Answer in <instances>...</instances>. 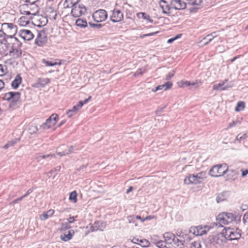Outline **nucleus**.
<instances>
[{
	"instance_id": "1",
	"label": "nucleus",
	"mask_w": 248,
	"mask_h": 248,
	"mask_svg": "<svg viewBox=\"0 0 248 248\" xmlns=\"http://www.w3.org/2000/svg\"><path fill=\"white\" fill-rule=\"evenodd\" d=\"M20 96L21 93L18 92H10L4 94L3 99L10 102V107L15 108L19 102Z\"/></svg>"
},
{
	"instance_id": "2",
	"label": "nucleus",
	"mask_w": 248,
	"mask_h": 248,
	"mask_svg": "<svg viewBox=\"0 0 248 248\" xmlns=\"http://www.w3.org/2000/svg\"><path fill=\"white\" fill-rule=\"evenodd\" d=\"M228 170L226 164H217L214 166L210 170L209 174L212 177H220L226 174Z\"/></svg>"
},
{
	"instance_id": "3",
	"label": "nucleus",
	"mask_w": 248,
	"mask_h": 248,
	"mask_svg": "<svg viewBox=\"0 0 248 248\" xmlns=\"http://www.w3.org/2000/svg\"><path fill=\"white\" fill-rule=\"evenodd\" d=\"M21 46L22 43L17 38L15 37L14 41L13 42L12 47L9 51L10 54H12L14 58H18L21 56Z\"/></svg>"
},
{
	"instance_id": "4",
	"label": "nucleus",
	"mask_w": 248,
	"mask_h": 248,
	"mask_svg": "<svg viewBox=\"0 0 248 248\" xmlns=\"http://www.w3.org/2000/svg\"><path fill=\"white\" fill-rule=\"evenodd\" d=\"M224 231L225 232V235H226L227 239L229 240H237L241 237V233L240 232V231L239 230V231H238L237 229L225 227L224 229Z\"/></svg>"
},
{
	"instance_id": "5",
	"label": "nucleus",
	"mask_w": 248,
	"mask_h": 248,
	"mask_svg": "<svg viewBox=\"0 0 248 248\" xmlns=\"http://www.w3.org/2000/svg\"><path fill=\"white\" fill-rule=\"evenodd\" d=\"M86 11L85 6L83 4L79 3L78 1L72 9L71 14L73 16L78 17L85 14Z\"/></svg>"
},
{
	"instance_id": "6",
	"label": "nucleus",
	"mask_w": 248,
	"mask_h": 248,
	"mask_svg": "<svg viewBox=\"0 0 248 248\" xmlns=\"http://www.w3.org/2000/svg\"><path fill=\"white\" fill-rule=\"evenodd\" d=\"M91 98V96H89L88 98L83 101H80L78 104L74 106L72 109L67 110L66 111V114L68 117L69 118H71L73 116L75 115L78 110L82 108L84 104L87 103Z\"/></svg>"
},
{
	"instance_id": "7",
	"label": "nucleus",
	"mask_w": 248,
	"mask_h": 248,
	"mask_svg": "<svg viewBox=\"0 0 248 248\" xmlns=\"http://www.w3.org/2000/svg\"><path fill=\"white\" fill-rule=\"evenodd\" d=\"M108 17L107 11L104 9H99L93 14V18L96 22L105 21Z\"/></svg>"
},
{
	"instance_id": "8",
	"label": "nucleus",
	"mask_w": 248,
	"mask_h": 248,
	"mask_svg": "<svg viewBox=\"0 0 248 248\" xmlns=\"http://www.w3.org/2000/svg\"><path fill=\"white\" fill-rule=\"evenodd\" d=\"M227 240L224 230L222 232L219 233L215 235L210 237V240L211 243H215L219 245H222Z\"/></svg>"
},
{
	"instance_id": "9",
	"label": "nucleus",
	"mask_w": 248,
	"mask_h": 248,
	"mask_svg": "<svg viewBox=\"0 0 248 248\" xmlns=\"http://www.w3.org/2000/svg\"><path fill=\"white\" fill-rule=\"evenodd\" d=\"M202 182L197 174H189L184 179V183L186 185H198Z\"/></svg>"
},
{
	"instance_id": "10",
	"label": "nucleus",
	"mask_w": 248,
	"mask_h": 248,
	"mask_svg": "<svg viewBox=\"0 0 248 248\" xmlns=\"http://www.w3.org/2000/svg\"><path fill=\"white\" fill-rule=\"evenodd\" d=\"M112 15L110 16V20L113 23L119 22L124 19V15L121 11L118 9H114L111 11Z\"/></svg>"
},
{
	"instance_id": "11",
	"label": "nucleus",
	"mask_w": 248,
	"mask_h": 248,
	"mask_svg": "<svg viewBox=\"0 0 248 248\" xmlns=\"http://www.w3.org/2000/svg\"><path fill=\"white\" fill-rule=\"evenodd\" d=\"M19 35L24 40L26 41H30L34 37L33 33L29 30H21L19 31Z\"/></svg>"
},
{
	"instance_id": "12",
	"label": "nucleus",
	"mask_w": 248,
	"mask_h": 248,
	"mask_svg": "<svg viewBox=\"0 0 248 248\" xmlns=\"http://www.w3.org/2000/svg\"><path fill=\"white\" fill-rule=\"evenodd\" d=\"M47 41V36L44 33L43 34L42 33L39 32L35 40V44L39 46H43L46 43Z\"/></svg>"
},
{
	"instance_id": "13",
	"label": "nucleus",
	"mask_w": 248,
	"mask_h": 248,
	"mask_svg": "<svg viewBox=\"0 0 248 248\" xmlns=\"http://www.w3.org/2000/svg\"><path fill=\"white\" fill-rule=\"evenodd\" d=\"M171 5L176 10H182L186 8V4L181 0H172Z\"/></svg>"
},
{
	"instance_id": "14",
	"label": "nucleus",
	"mask_w": 248,
	"mask_h": 248,
	"mask_svg": "<svg viewBox=\"0 0 248 248\" xmlns=\"http://www.w3.org/2000/svg\"><path fill=\"white\" fill-rule=\"evenodd\" d=\"M6 31L8 33L13 34V35H7L4 32L0 31V38L3 37L4 38L3 41L7 43V41L6 40V37L7 38L10 37L11 38H13V36L14 35H15L17 31V27L16 26H15V28L14 29H13V30L12 29H11V30Z\"/></svg>"
},
{
	"instance_id": "15",
	"label": "nucleus",
	"mask_w": 248,
	"mask_h": 248,
	"mask_svg": "<svg viewBox=\"0 0 248 248\" xmlns=\"http://www.w3.org/2000/svg\"><path fill=\"white\" fill-rule=\"evenodd\" d=\"M75 233V232L73 230H70L65 232L61 235V239L65 242L71 240Z\"/></svg>"
},
{
	"instance_id": "16",
	"label": "nucleus",
	"mask_w": 248,
	"mask_h": 248,
	"mask_svg": "<svg viewBox=\"0 0 248 248\" xmlns=\"http://www.w3.org/2000/svg\"><path fill=\"white\" fill-rule=\"evenodd\" d=\"M132 242L139 244L142 247H147L150 245V242L145 239H140L139 238L134 237L131 240Z\"/></svg>"
},
{
	"instance_id": "17",
	"label": "nucleus",
	"mask_w": 248,
	"mask_h": 248,
	"mask_svg": "<svg viewBox=\"0 0 248 248\" xmlns=\"http://www.w3.org/2000/svg\"><path fill=\"white\" fill-rule=\"evenodd\" d=\"M228 81V79H225L223 81L219 83L218 84L214 85L213 86L214 90L223 91L231 87V85H225V83Z\"/></svg>"
},
{
	"instance_id": "18",
	"label": "nucleus",
	"mask_w": 248,
	"mask_h": 248,
	"mask_svg": "<svg viewBox=\"0 0 248 248\" xmlns=\"http://www.w3.org/2000/svg\"><path fill=\"white\" fill-rule=\"evenodd\" d=\"M50 79L48 78H38L36 82L35 87L37 88H43L50 82Z\"/></svg>"
},
{
	"instance_id": "19",
	"label": "nucleus",
	"mask_w": 248,
	"mask_h": 248,
	"mask_svg": "<svg viewBox=\"0 0 248 248\" xmlns=\"http://www.w3.org/2000/svg\"><path fill=\"white\" fill-rule=\"evenodd\" d=\"M175 235L171 232H166L163 234V238L165 239L166 244H172L173 239H174Z\"/></svg>"
},
{
	"instance_id": "20",
	"label": "nucleus",
	"mask_w": 248,
	"mask_h": 248,
	"mask_svg": "<svg viewBox=\"0 0 248 248\" xmlns=\"http://www.w3.org/2000/svg\"><path fill=\"white\" fill-rule=\"evenodd\" d=\"M217 221L219 224V226L221 227H223V224H227L230 223L229 222H228L227 219L224 215L223 213L219 214L217 216Z\"/></svg>"
},
{
	"instance_id": "21",
	"label": "nucleus",
	"mask_w": 248,
	"mask_h": 248,
	"mask_svg": "<svg viewBox=\"0 0 248 248\" xmlns=\"http://www.w3.org/2000/svg\"><path fill=\"white\" fill-rule=\"evenodd\" d=\"M22 82V78L19 74L16 75L14 80L11 83V86L14 89H16Z\"/></svg>"
},
{
	"instance_id": "22",
	"label": "nucleus",
	"mask_w": 248,
	"mask_h": 248,
	"mask_svg": "<svg viewBox=\"0 0 248 248\" xmlns=\"http://www.w3.org/2000/svg\"><path fill=\"white\" fill-rule=\"evenodd\" d=\"M198 229L197 233L199 235H202L207 232L210 229L212 228L211 227L205 225L202 227V226H197Z\"/></svg>"
},
{
	"instance_id": "23",
	"label": "nucleus",
	"mask_w": 248,
	"mask_h": 248,
	"mask_svg": "<svg viewBox=\"0 0 248 248\" xmlns=\"http://www.w3.org/2000/svg\"><path fill=\"white\" fill-rule=\"evenodd\" d=\"M77 149H76L75 147L71 146L70 147H68L67 150H65L62 152H57V154L60 156H65L74 153L75 151Z\"/></svg>"
},
{
	"instance_id": "24",
	"label": "nucleus",
	"mask_w": 248,
	"mask_h": 248,
	"mask_svg": "<svg viewBox=\"0 0 248 248\" xmlns=\"http://www.w3.org/2000/svg\"><path fill=\"white\" fill-rule=\"evenodd\" d=\"M166 1L164 0H161L160 1V6L162 9V12L164 14H169L170 13V8L168 5L166 4Z\"/></svg>"
},
{
	"instance_id": "25",
	"label": "nucleus",
	"mask_w": 248,
	"mask_h": 248,
	"mask_svg": "<svg viewBox=\"0 0 248 248\" xmlns=\"http://www.w3.org/2000/svg\"><path fill=\"white\" fill-rule=\"evenodd\" d=\"M54 213V210L52 209L49 210L46 212H44L40 216V218L42 220H46L51 217Z\"/></svg>"
},
{
	"instance_id": "26",
	"label": "nucleus",
	"mask_w": 248,
	"mask_h": 248,
	"mask_svg": "<svg viewBox=\"0 0 248 248\" xmlns=\"http://www.w3.org/2000/svg\"><path fill=\"white\" fill-rule=\"evenodd\" d=\"M228 192L224 191L221 193L218 194L216 198V201L217 203L225 201L228 197Z\"/></svg>"
},
{
	"instance_id": "27",
	"label": "nucleus",
	"mask_w": 248,
	"mask_h": 248,
	"mask_svg": "<svg viewBox=\"0 0 248 248\" xmlns=\"http://www.w3.org/2000/svg\"><path fill=\"white\" fill-rule=\"evenodd\" d=\"M172 245L174 247L178 248H183L184 246L183 241L177 238L175 236L174 237V239H173Z\"/></svg>"
},
{
	"instance_id": "28",
	"label": "nucleus",
	"mask_w": 248,
	"mask_h": 248,
	"mask_svg": "<svg viewBox=\"0 0 248 248\" xmlns=\"http://www.w3.org/2000/svg\"><path fill=\"white\" fill-rule=\"evenodd\" d=\"M78 1H74V0H65L63 5L64 8L73 7L77 3Z\"/></svg>"
},
{
	"instance_id": "29",
	"label": "nucleus",
	"mask_w": 248,
	"mask_h": 248,
	"mask_svg": "<svg viewBox=\"0 0 248 248\" xmlns=\"http://www.w3.org/2000/svg\"><path fill=\"white\" fill-rule=\"evenodd\" d=\"M137 16L139 18H140V16H141L142 18H143L145 20H146L147 21H148V22L151 23H153V20L150 18L149 15L146 14L145 13L140 12L137 14Z\"/></svg>"
},
{
	"instance_id": "30",
	"label": "nucleus",
	"mask_w": 248,
	"mask_h": 248,
	"mask_svg": "<svg viewBox=\"0 0 248 248\" xmlns=\"http://www.w3.org/2000/svg\"><path fill=\"white\" fill-rule=\"evenodd\" d=\"M53 125H54V124L53 123L52 121L51 120V118L49 117L46 119V122L43 123L41 126L43 129H45L49 128Z\"/></svg>"
},
{
	"instance_id": "31",
	"label": "nucleus",
	"mask_w": 248,
	"mask_h": 248,
	"mask_svg": "<svg viewBox=\"0 0 248 248\" xmlns=\"http://www.w3.org/2000/svg\"><path fill=\"white\" fill-rule=\"evenodd\" d=\"M228 220V222L230 223L236 219V216L232 213H223Z\"/></svg>"
},
{
	"instance_id": "32",
	"label": "nucleus",
	"mask_w": 248,
	"mask_h": 248,
	"mask_svg": "<svg viewBox=\"0 0 248 248\" xmlns=\"http://www.w3.org/2000/svg\"><path fill=\"white\" fill-rule=\"evenodd\" d=\"M172 83L171 82L168 81L164 84L157 86V89H159V90L163 89H164V90H167L170 89L172 87Z\"/></svg>"
},
{
	"instance_id": "33",
	"label": "nucleus",
	"mask_w": 248,
	"mask_h": 248,
	"mask_svg": "<svg viewBox=\"0 0 248 248\" xmlns=\"http://www.w3.org/2000/svg\"><path fill=\"white\" fill-rule=\"evenodd\" d=\"M76 24L81 28H85L87 26V21L81 18H78L76 20Z\"/></svg>"
},
{
	"instance_id": "34",
	"label": "nucleus",
	"mask_w": 248,
	"mask_h": 248,
	"mask_svg": "<svg viewBox=\"0 0 248 248\" xmlns=\"http://www.w3.org/2000/svg\"><path fill=\"white\" fill-rule=\"evenodd\" d=\"M229 172L228 176L230 177V179L232 180H235L238 174V172L233 170H228Z\"/></svg>"
},
{
	"instance_id": "35",
	"label": "nucleus",
	"mask_w": 248,
	"mask_h": 248,
	"mask_svg": "<svg viewBox=\"0 0 248 248\" xmlns=\"http://www.w3.org/2000/svg\"><path fill=\"white\" fill-rule=\"evenodd\" d=\"M0 45L1 46H2L1 49H0V55H4L5 54L6 51H7L8 49V46L6 44V42L3 41V40L2 41L0 40Z\"/></svg>"
},
{
	"instance_id": "36",
	"label": "nucleus",
	"mask_w": 248,
	"mask_h": 248,
	"mask_svg": "<svg viewBox=\"0 0 248 248\" xmlns=\"http://www.w3.org/2000/svg\"><path fill=\"white\" fill-rule=\"evenodd\" d=\"M16 25H14L12 23H4L2 24V27L3 29H6L7 31L11 30V29H14L15 28Z\"/></svg>"
},
{
	"instance_id": "37",
	"label": "nucleus",
	"mask_w": 248,
	"mask_h": 248,
	"mask_svg": "<svg viewBox=\"0 0 248 248\" xmlns=\"http://www.w3.org/2000/svg\"><path fill=\"white\" fill-rule=\"evenodd\" d=\"M245 103L243 101H239L237 105L235 108V110L236 111H240L242 110H243L245 108Z\"/></svg>"
},
{
	"instance_id": "38",
	"label": "nucleus",
	"mask_w": 248,
	"mask_h": 248,
	"mask_svg": "<svg viewBox=\"0 0 248 248\" xmlns=\"http://www.w3.org/2000/svg\"><path fill=\"white\" fill-rule=\"evenodd\" d=\"M19 25L24 26L29 24L30 21L27 19L25 16H21L19 19Z\"/></svg>"
},
{
	"instance_id": "39",
	"label": "nucleus",
	"mask_w": 248,
	"mask_h": 248,
	"mask_svg": "<svg viewBox=\"0 0 248 248\" xmlns=\"http://www.w3.org/2000/svg\"><path fill=\"white\" fill-rule=\"evenodd\" d=\"M178 85L180 88H185L186 87L190 86V81L186 80H181L179 81Z\"/></svg>"
},
{
	"instance_id": "40",
	"label": "nucleus",
	"mask_w": 248,
	"mask_h": 248,
	"mask_svg": "<svg viewBox=\"0 0 248 248\" xmlns=\"http://www.w3.org/2000/svg\"><path fill=\"white\" fill-rule=\"evenodd\" d=\"M127 219L129 223L133 224L136 227L138 226L137 219H135L134 215L128 216Z\"/></svg>"
},
{
	"instance_id": "41",
	"label": "nucleus",
	"mask_w": 248,
	"mask_h": 248,
	"mask_svg": "<svg viewBox=\"0 0 248 248\" xmlns=\"http://www.w3.org/2000/svg\"><path fill=\"white\" fill-rule=\"evenodd\" d=\"M42 62L44 63L46 66H53L57 64L56 62H52L45 59H42Z\"/></svg>"
},
{
	"instance_id": "42",
	"label": "nucleus",
	"mask_w": 248,
	"mask_h": 248,
	"mask_svg": "<svg viewBox=\"0 0 248 248\" xmlns=\"http://www.w3.org/2000/svg\"><path fill=\"white\" fill-rule=\"evenodd\" d=\"M202 2V0H187V3L191 5L198 6Z\"/></svg>"
},
{
	"instance_id": "43",
	"label": "nucleus",
	"mask_w": 248,
	"mask_h": 248,
	"mask_svg": "<svg viewBox=\"0 0 248 248\" xmlns=\"http://www.w3.org/2000/svg\"><path fill=\"white\" fill-rule=\"evenodd\" d=\"M71 228V226L69 222H66L62 223L61 226V230L63 231H67Z\"/></svg>"
},
{
	"instance_id": "44",
	"label": "nucleus",
	"mask_w": 248,
	"mask_h": 248,
	"mask_svg": "<svg viewBox=\"0 0 248 248\" xmlns=\"http://www.w3.org/2000/svg\"><path fill=\"white\" fill-rule=\"evenodd\" d=\"M100 221H95L91 227V230L92 232L96 231L100 229Z\"/></svg>"
},
{
	"instance_id": "45",
	"label": "nucleus",
	"mask_w": 248,
	"mask_h": 248,
	"mask_svg": "<svg viewBox=\"0 0 248 248\" xmlns=\"http://www.w3.org/2000/svg\"><path fill=\"white\" fill-rule=\"evenodd\" d=\"M17 140H14L9 141L3 146V148L6 149L10 147L13 146L17 142Z\"/></svg>"
},
{
	"instance_id": "46",
	"label": "nucleus",
	"mask_w": 248,
	"mask_h": 248,
	"mask_svg": "<svg viewBox=\"0 0 248 248\" xmlns=\"http://www.w3.org/2000/svg\"><path fill=\"white\" fill-rule=\"evenodd\" d=\"M77 193L76 191L72 192L69 195V200L71 201H74V202H76L77 199Z\"/></svg>"
},
{
	"instance_id": "47",
	"label": "nucleus",
	"mask_w": 248,
	"mask_h": 248,
	"mask_svg": "<svg viewBox=\"0 0 248 248\" xmlns=\"http://www.w3.org/2000/svg\"><path fill=\"white\" fill-rule=\"evenodd\" d=\"M217 35L216 34V32H213L212 33H211V34H208L206 36H205L203 39L202 40H201L199 43H201L202 42L203 40H205L207 38H208L209 37H211L212 39H214V38H215L216 37H217Z\"/></svg>"
},
{
	"instance_id": "48",
	"label": "nucleus",
	"mask_w": 248,
	"mask_h": 248,
	"mask_svg": "<svg viewBox=\"0 0 248 248\" xmlns=\"http://www.w3.org/2000/svg\"><path fill=\"white\" fill-rule=\"evenodd\" d=\"M197 175L202 182L207 177L206 172L203 171L197 173Z\"/></svg>"
},
{
	"instance_id": "49",
	"label": "nucleus",
	"mask_w": 248,
	"mask_h": 248,
	"mask_svg": "<svg viewBox=\"0 0 248 248\" xmlns=\"http://www.w3.org/2000/svg\"><path fill=\"white\" fill-rule=\"evenodd\" d=\"M190 248H202L200 242L194 241L191 244Z\"/></svg>"
},
{
	"instance_id": "50",
	"label": "nucleus",
	"mask_w": 248,
	"mask_h": 248,
	"mask_svg": "<svg viewBox=\"0 0 248 248\" xmlns=\"http://www.w3.org/2000/svg\"><path fill=\"white\" fill-rule=\"evenodd\" d=\"M154 243L159 248H163L164 247L166 246L165 242L162 240L157 241L156 242H155Z\"/></svg>"
},
{
	"instance_id": "51",
	"label": "nucleus",
	"mask_w": 248,
	"mask_h": 248,
	"mask_svg": "<svg viewBox=\"0 0 248 248\" xmlns=\"http://www.w3.org/2000/svg\"><path fill=\"white\" fill-rule=\"evenodd\" d=\"M7 68L6 66L0 64V76H4L6 73Z\"/></svg>"
},
{
	"instance_id": "52",
	"label": "nucleus",
	"mask_w": 248,
	"mask_h": 248,
	"mask_svg": "<svg viewBox=\"0 0 248 248\" xmlns=\"http://www.w3.org/2000/svg\"><path fill=\"white\" fill-rule=\"evenodd\" d=\"M247 137H248V136H247V134H239L236 136V139L237 140L241 141V140L246 139Z\"/></svg>"
},
{
	"instance_id": "53",
	"label": "nucleus",
	"mask_w": 248,
	"mask_h": 248,
	"mask_svg": "<svg viewBox=\"0 0 248 248\" xmlns=\"http://www.w3.org/2000/svg\"><path fill=\"white\" fill-rule=\"evenodd\" d=\"M145 72V68H141L138 69L137 71L134 74V76L135 77L138 76L140 75H142L143 73H144Z\"/></svg>"
},
{
	"instance_id": "54",
	"label": "nucleus",
	"mask_w": 248,
	"mask_h": 248,
	"mask_svg": "<svg viewBox=\"0 0 248 248\" xmlns=\"http://www.w3.org/2000/svg\"><path fill=\"white\" fill-rule=\"evenodd\" d=\"M189 232L192 233L195 236H198V229L197 227H191L189 229Z\"/></svg>"
},
{
	"instance_id": "55",
	"label": "nucleus",
	"mask_w": 248,
	"mask_h": 248,
	"mask_svg": "<svg viewBox=\"0 0 248 248\" xmlns=\"http://www.w3.org/2000/svg\"><path fill=\"white\" fill-rule=\"evenodd\" d=\"M200 83H201V82L197 80H196L194 82H190V86H191L190 89H192L193 87H194V89L198 88L199 87L198 84Z\"/></svg>"
},
{
	"instance_id": "56",
	"label": "nucleus",
	"mask_w": 248,
	"mask_h": 248,
	"mask_svg": "<svg viewBox=\"0 0 248 248\" xmlns=\"http://www.w3.org/2000/svg\"><path fill=\"white\" fill-rule=\"evenodd\" d=\"M29 131L31 134H33L38 131V128L36 126L31 125L29 128Z\"/></svg>"
},
{
	"instance_id": "57",
	"label": "nucleus",
	"mask_w": 248,
	"mask_h": 248,
	"mask_svg": "<svg viewBox=\"0 0 248 248\" xmlns=\"http://www.w3.org/2000/svg\"><path fill=\"white\" fill-rule=\"evenodd\" d=\"M51 120L52 121L53 123L55 124L58 120V115L56 114H53L50 117Z\"/></svg>"
},
{
	"instance_id": "58",
	"label": "nucleus",
	"mask_w": 248,
	"mask_h": 248,
	"mask_svg": "<svg viewBox=\"0 0 248 248\" xmlns=\"http://www.w3.org/2000/svg\"><path fill=\"white\" fill-rule=\"evenodd\" d=\"M89 25L92 28H101L103 26V24H95L92 23H89Z\"/></svg>"
},
{
	"instance_id": "59",
	"label": "nucleus",
	"mask_w": 248,
	"mask_h": 248,
	"mask_svg": "<svg viewBox=\"0 0 248 248\" xmlns=\"http://www.w3.org/2000/svg\"><path fill=\"white\" fill-rule=\"evenodd\" d=\"M174 73V71H173L172 72H170L169 74H168L166 76L165 79L166 80H169L171 78L173 77Z\"/></svg>"
},
{
	"instance_id": "60",
	"label": "nucleus",
	"mask_w": 248,
	"mask_h": 248,
	"mask_svg": "<svg viewBox=\"0 0 248 248\" xmlns=\"http://www.w3.org/2000/svg\"><path fill=\"white\" fill-rule=\"evenodd\" d=\"M33 189L32 188L29 189L27 190V191L26 192V193L22 196L23 198L27 197L29 195H30L31 193H32L33 191Z\"/></svg>"
},
{
	"instance_id": "61",
	"label": "nucleus",
	"mask_w": 248,
	"mask_h": 248,
	"mask_svg": "<svg viewBox=\"0 0 248 248\" xmlns=\"http://www.w3.org/2000/svg\"><path fill=\"white\" fill-rule=\"evenodd\" d=\"M243 221L244 223L248 222V212L244 214L243 216Z\"/></svg>"
},
{
	"instance_id": "62",
	"label": "nucleus",
	"mask_w": 248,
	"mask_h": 248,
	"mask_svg": "<svg viewBox=\"0 0 248 248\" xmlns=\"http://www.w3.org/2000/svg\"><path fill=\"white\" fill-rule=\"evenodd\" d=\"M239 123V121H233L232 123L229 124L228 127V128L232 127L233 126H235L237 124H238Z\"/></svg>"
},
{
	"instance_id": "63",
	"label": "nucleus",
	"mask_w": 248,
	"mask_h": 248,
	"mask_svg": "<svg viewBox=\"0 0 248 248\" xmlns=\"http://www.w3.org/2000/svg\"><path fill=\"white\" fill-rule=\"evenodd\" d=\"M54 156V155H40L39 156V158H42V159H46L47 157H49L50 156Z\"/></svg>"
},
{
	"instance_id": "64",
	"label": "nucleus",
	"mask_w": 248,
	"mask_h": 248,
	"mask_svg": "<svg viewBox=\"0 0 248 248\" xmlns=\"http://www.w3.org/2000/svg\"><path fill=\"white\" fill-rule=\"evenodd\" d=\"M23 199V197L22 196H21V197H19V198H18L14 200L12 203H14V204L16 203H17L18 202L21 201V200H22Z\"/></svg>"
}]
</instances>
